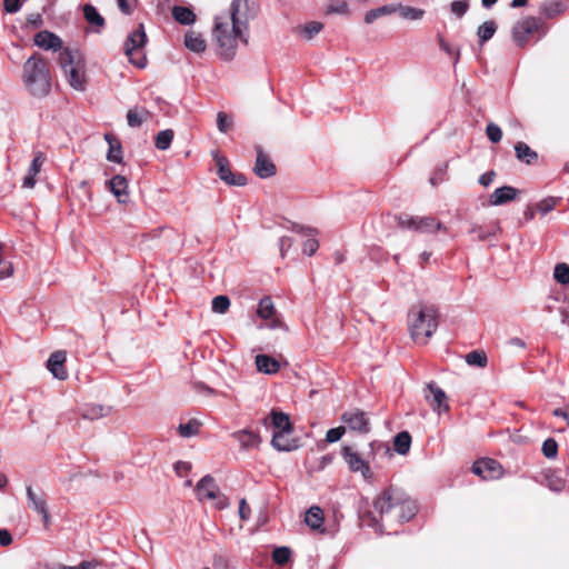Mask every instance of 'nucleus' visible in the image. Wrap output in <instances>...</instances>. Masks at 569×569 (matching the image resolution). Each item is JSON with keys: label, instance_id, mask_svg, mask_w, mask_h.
I'll list each match as a JSON object with an SVG mask.
<instances>
[{"label": "nucleus", "instance_id": "a878e982", "mask_svg": "<svg viewBox=\"0 0 569 569\" xmlns=\"http://www.w3.org/2000/svg\"><path fill=\"white\" fill-rule=\"evenodd\" d=\"M256 367L258 371L266 375H273L280 369L279 362L274 358L267 355L256 356Z\"/></svg>", "mask_w": 569, "mask_h": 569}, {"label": "nucleus", "instance_id": "bb28decb", "mask_svg": "<svg viewBox=\"0 0 569 569\" xmlns=\"http://www.w3.org/2000/svg\"><path fill=\"white\" fill-rule=\"evenodd\" d=\"M104 140L109 144V150L107 152V160L116 163H120L122 161V148L120 141L111 133L104 134Z\"/></svg>", "mask_w": 569, "mask_h": 569}, {"label": "nucleus", "instance_id": "052dcab7", "mask_svg": "<svg viewBox=\"0 0 569 569\" xmlns=\"http://www.w3.org/2000/svg\"><path fill=\"white\" fill-rule=\"evenodd\" d=\"M293 241L290 237H281L279 240V248L281 257L286 256V252L291 248Z\"/></svg>", "mask_w": 569, "mask_h": 569}, {"label": "nucleus", "instance_id": "c9c22d12", "mask_svg": "<svg viewBox=\"0 0 569 569\" xmlns=\"http://www.w3.org/2000/svg\"><path fill=\"white\" fill-rule=\"evenodd\" d=\"M397 12L401 18L406 20H420L425 16V10L419 8H413L409 6L396 4Z\"/></svg>", "mask_w": 569, "mask_h": 569}, {"label": "nucleus", "instance_id": "412c9836", "mask_svg": "<svg viewBox=\"0 0 569 569\" xmlns=\"http://www.w3.org/2000/svg\"><path fill=\"white\" fill-rule=\"evenodd\" d=\"M110 191L114 194L120 203L129 201L128 181L123 176L117 174L108 181Z\"/></svg>", "mask_w": 569, "mask_h": 569}, {"label": "nucleus", "instance_id": "0e129e2a", "mask_svg": "<svg viewBox=\"0 0 569 569\" xmlns=\"http://www.w3.org/2000/svg\"><path fill=\"white\" fill-rule=\"evenodd\" d=\"M191 469V463L187 461H178L174 463V470L179 476H183Z\"/></svg>", "mask_w": 569, "mask_h": 569}, {"label": "nucleus", "instance_id": "c03bdc74", "mask_svg": "<svg viewBox=\"0 0 569 569\" xmlns=\"http://www.w3.org/2000/svg\"><path fill=\"white\" fill-rule=\"evenodd\" d=\"M291 556V550L288 547H277L272 552V560L279 566L286 565Z\"/></svg>", "mask_w": 569, "mask_h": 569}, {"label": "nucleus", "instance_id": "f3484780", "mask_svg": "<svg viewBox=\"0 0 569 569\" xmlns=\"http://www.w3.org/2000/svg\"><path fill=\"white\" fill-rule=\"evenodd\" d=\"M44 161L46 156L42 151L34 152L33 159L28 169V173L22 181L23 188L32 189L36 186V177L41 171Z\"/></svg>", "mask_w": 569, "mask_h": 569}, {"label": "nucleus", "instance_id": "473e14b6", "mask_svg": "<svg viewBox=\"0 0 569 569\" xmlns=\"http://www.w3.org/2000/svg\"><path fill=\"white\" fill-rule=\"evenodd\" d=\"M411 446V436L408 431H401L393 439V449L399 455H407Z\"/></svg>", "mask_w": 569, "mask_h": 569}, {"label": "nucleus", "instance_id": "c85d7f7f", "mask_svg": "<svg viewBox=\"0 0 569 569\" xmlns=\"http://www.w3.org/2000/svg\"><path fill=\"white\" fill-rule=\"evenodd\" d=\"M516 156L520 161L531 164L537 161L538 154L525 142H517L515 146Z\"/></svg>", "mask_w": 569, "mask_h": 569}, {"label": "nucleus", "instance_id": "4d7b16f0", "mask_svg": "<svg viewBox=\"0 0 569 569\" xmlns=\"http://www.w3.org/2000/svg\"><path fill=\"white\" fill-rule=\"evenodd\" d=\"M328 13H338L346 14L348 13V4L345 1L338 2L336 4H330L327 9Z\"/></svg>", "mask_w": 569, "mask_h": 569}, {"label": "nucleus", "instance_id": "bf43d9fd", "mask_svg": "<svg viewBox=\"0 0 569 569\" xmlns=\"http://www.w3.org/2000/svg\"><path fill=\"white\" fill-rule=\"evenodd\" d=\"M3 6L8 13H16L21 8L20 0H4Z\"/></svg>", "mask_w": 569, "mask_h": 569}, {"label": "nucleus", "instance_id": "aec40b11", "mask_svg": "<svg viewBox=\"0 0 569 569\" xmlns=\"http://www.w3.org/2000/svg\"><path fill=\"white\" fill-rule=\"evenodd\" d=\"M34 43L46 50H60L62 40L54 33L43 30L34 36Z\"/></svg>", "mask_w": 569, "mask_h": 569}, {"label": "nucleus", "instance_id": "2eb2a0df", "mask_svg": "<svg viewBox=\"0 0 569 569\" xmlns=\"http://www.w3.org/2000/svg\"><path fill=\"white\" fill-rule=\"evenodd\" d=\"M257 159L253 168L254 173L262 179L270 178L276 174V166L263 152L262 148L256 147Z\"/></svg>", "mask_w": 569, "mask_h": 569}, {"label": "nucleus", "instance_id": "7c9ffc66", "mask_svg": "<svg viewBox=\"0 0 569 569\" xmlns=\"http://www.w3.org/2000/svg\"><path fill=\"white\" fill-rule=\"evenodd\" d=\"M200 427H201V422L198 419L192 418V419H189L184 423L181 422L178 426L177 431H178L179 436L182 438H191L199 433Z\"/></svg>", "mask_w": 569, "mask_h": 569}, {"label": "nucleus", "instance_id": "5701e85b", "mask_svg": "<svg viewBox=\"0 0 569 569\" xmlns=\"http://www.w3.org/2000/svg\"><path fill=\"white\" fill-rule=\"evenodd\" d=\"M518 190L511 186H503L497 188L490 196L489 202L491 206H502L512 201L517 197Z\"/></svg>", "mask_w": 569, "mask_h": 569}, {"label": "nucleus", "instance_id": "393cba45", "mask_svg": "<svg viewBox=\"0 0 569 569\" xmlns=\"http://www.w3.org/2000/svg\"><path fill=\"white\" fill-rule=\"evenodd\" d=\"M184 46L190 51L196 53H201L206 50L207 43L203 39L202 34L199 32H196L193 30H190L184 36Z\"/></svg>", "mask_w": 569, "mask_h": 569}, {"label": "nucleus", "instance_id": "f8f14e48", "mask_svg": "<svg viewBox=\"0 0 569 569\" xmlns=\"http://www.w3.org/2000/svg\"><path fill=\"white\" fill-rule=\"evenodd\" d=\"M472 472L483 480H495L502 476L503 470L497 460L483 458L472 465Z\"/></svg>", "mask_w": 569, "mask_h": 569}, {"label": "nucleus", "instance_id": "0eeeda50", "mask_svg": "<svg viewBox=\"0 0 569 569\" xmlns=\"http://www.w3.org/2000/svg\"><path fill=\"white\" fill-rule=\"evenodd\" d=\"M147 43V34L143 26L140 24L137 30L131 32L124 43V52L129 58L130 62L139 68H144L147 64V58L141 52Z\"/></svg>", "mask_w": 569, "mask_h": 569}, {"label": "nucleus", "instance_id": "a18cd8bd", "mask_svg": "<svg viewBox=\"0 0 569 569\" xmlns=\"http://www.w3.org/2000/svg\"><path fill=\"white\" fill-rule=\"evenodd\" d=\"M322 28H323V24L321 22L311 21V22H308L305 26H302L300 29H301L303 37L307 40H311L315 36H317L322 30Z\"/></svg>", "mask_w": 569, "mask_h": 569}, {"label": "nucleus", "instance_id": "58836bf2", "mask_svg": "<svg viewBox=\"0 0 569 569\" xmlns=\"http://www.w3.org/2000/svg\"><path fill=\"white\" fill-rule=\"evenodd\" d=\"M83 13L87 21L93 26L102 27L104 24V19L97 11V9L91 4H86L83 7Z\"/></svg>", "mask_w": 569, "mask_h": 569}, {"label": "nucleus", "instance_id": "4be33fe9", "mask_svg": "<svg viewBox=\"0 0 569 569\" xmlns=\"http://www.w3.org/2000/svg\"><path fill=\"white\" fill-rule=\"evenodd\" d=\"M232 437L239 442L243 450L258 448L261 442L259 435L250 429L234 431Z\"/></svg>", "mask_w": 569, "mask_h": 569}, {"label": "nucleus", "instance_id": "5fc2aeb1", "mask_svg": "<svg viewBox=\"0 0 569 569\" xmlns=\"http://www.w3.org/2000/svg\"><path fill=\"white\" fill-rule=\"evenodd\" d=\"M556 203H557L556 198H546L537 204V209L541 214L545 216L548 212H550L551 210H553V208L556 207Z\"/></svg>", "mask_w": 569, "mask_h": 569}, {"label": "nucleus", "instance_id": "79ce46f5", "mask_svg": "<svg viewBox=\"0 0 569 569\" xmlns=\"http://www.w3.org/2000/svg\"><path fill=\"white\" fill-rule=\"evenodd\" d=\"M148 117V111L130 109L127 113V121L130 127H140Z\"/></svg>", "mask_w": 569, "mask_h": 569}, {"label": "nucleus", "instance_id": "6e6552de", "mask_svg": "<svg viewBox=\"0 0 569 569\" xmlns=\"http://www.w3.org/2000/svg\"><path fill=\"white\" fill-rule=\"evenodd\" d=\"M399 227L403 229L415 230L423 233H433L443 229L441 222L437 221L433 217H420L401 213L397 217Z\"/></svg>", "mask_w": 569, "mask_h": 569}, {"label": "nucleus", "instance_id": "49530a36", "mask_svg": "<svg viewBox=\"0 0 569 569\" xmlns=\"http://www.w3.org/2000/svg\"><path fill=\"white\" fill-rule=\"evenodd\" d=\"M230 307V299L227 296H217L212 300V311L216 313H226Z\"/></svg>", "mask_w": 569, "mask_h": 569}, {"label": "nucleus", "instance_id": "37998d69", "mask_svg": "<svg viewBox=\"0 0 569 569\" xmlns=\"http://www.w3.org/2000/svg\"><path fill=\"white\" fill-rule=\"evenodd\" d=\"M466 362L469 366H477V367L483 368L487 365V356L483 351L475 350V351L467 353Z\"/></svg>", "mask_w": 569, "mask_h": 569}, {"label": "nucleus", "instance_id": "3c124183", "mask_svg": "<svg viewBox=\"0 0 569 569\" xmlns=\"http://www.w3.org/2000/svg\"><path fill=\"white\" fill-rule=\"evenodd\" d=\"M13 273L11 262L2 258V244L0 243V280L9 278Z\"/></svg>", "mask_w": 569, "mask_h": 569}, {"label": "nucleus", "instance_id": "69168bd1", "mask_svg": "<svg viewBox=\"0 0 569 569\" xmlns=\"http://www.w3.org/2000/svg\"><path fill=\"white\" fill-rule=\"evenodd\" d=\"M440 48L446 51L448 54H453L455 56V63L459 60V57H460V51L459 50H453L451 48V46L446 42L443 39H440Z\"/></svg>", "mask_w": 569, "mask_h": 569}, {"label": "nucleus", "instance_id": "ddd939ff", "mask_svg": "<svg viewBox=\"0 0 569 569\" xmlns=\"http://www.w3.org/2000/svg\"><path fill=\"white\" fill-rule=\"evenodd\" d=\"M341 420L352 431L368 433L371 430L370 419L368 415L359 409H351L349 411H346L341 416Z\"/></svg>", "mask_w": 569, "mask_h": 569}, {"label": "nucleus", "instance_id": "a19ab883", "mask_svg": "<svg viewBox=\"0 0 569 569\" xmlns=\"http://www.w3.org/2000/svg\"><path fill=\"white\" fill-rule=\"evenodd\" d=\"M553 279L562 284H569V264L565 262L557 263L553 270Z\"/></svg>", "mask_w": 569, "mask_h": 569}, {"label": "nucleus", "instance_id": "4c0bfd02", "mask_svg": "<svg viewBox=\"0 0 569 569\" xmlns=\"http://www.w3.org/2000/svg\"><path fill=\"white\" fill-rule=\"evenodd\" d=\"M257 313L262 319H271L274 315V306L270 297H264L260 300Z\"/></svg>", "mask_w": 569, "mask_h": 569}, {"label": "nucleus", "instance_id": "864d4df0", "mask_svg": "<svg viewBox=\"0 0 569 569\" xmlns=\"http://www.w3.org/2000/svg\"><path fill=\"white\" fill-rule=\"evenodd\" d=\"M231 120L226 112H218L217 114V127L220 132H227L231 128Z\"/></svg>", "mask_w": 569, "mask_h": 569}, {"label": "nucleus", "instance_id": "13d9d810", "mask_svg": "<svg viewBox=\"0 0 569 569\" xmlns=\"http://www.w3.org/2000/svg\"><path fill=\"white\" fill-rule=\"evenodd\" d=\"M99 565L100 562L98 560H91L82 561L78 566H63L62 569H94Z\"/></svg>", "mask_w": 569, "mask_h": 569}, {"label": "nucleus", "instance_id": "72a5a7b5", "mask_svg": "<svg viewBox=\"0 0 569 569\" xmlns=\"http://www.w3.org/2000/svg\"><path fill=\"white\" fill-rule=\"evenodd\" d=\"M395 12H397L396 4H386V6L379 7L377 9L367 11L365 14V22L367 24H370L378 18H380L382 16H388V14H391Z\"/></svg>", "mask_w": 569, "mask_h": 569}, {"label": "nucleus", "instance_id": "39448f33", "mask_svg": "<svg viewBox=\"0 0 569 569\" xmlns=\"http://www.w3.org/2000/svg\"><path fill=\"white\" fill-rule=\"evenodd\" d=\"M23 82L32 96L44 97L49 93L51 88L50 73L42 58L32 56L26 61Z\"/></svg>", "mask_w": 569, "mask_h": 569}, {"label": "nucleus", "instance_id": "8fccbe9b", "mask_svg": "<svg viewBox=\"0 0 569 569\" xmlns=\"http://www.w3.org/2000/svg\"><path fill=\"white\" fill-rule=\"evenodd\" d=\"M486 133L488 139L493 143H498L502 138V131L500 127L495 123H489L487 126Z\"/></svg>", "mask_w": 569, "mask_h": 569}, {"label": "nucleus", "instance_id": "f704fd0d", "mask_svg": "<svg viewBox=\"0 0 569 569\" xmlns=\"http://www.w3.org/2000/svg\"><path fill=\"white\" fill-rule=\"evenodd\" d=\"M496 31L497 24L493 20H489L480 24L477 30L480 44H483L490 40L495 36Z\"/></svg>", "mask_w": 569, "mask_h": 569}, {"label": "nucleus", "instance_id": "cd10ccee", "mask_svg": "<svg viewBox=\"0 0 569 569\" xmlns=\"http://www.w3.org/2000/svg\"><path fill=\"white\" fill-rule=\"evenodd\" d=\"M111 408L104 407L102 405H87L81 410V417L87 420H98L102 417H106L110 413Z\"/></svg>", "mask_w": 569, "mask_h": 569}, {"label": "nucleus", "instance_id": "de8ad7c7", "mask_svg": "<svg viewBox=\"0 0 569 569\" xmlns=\"http://www.w3.org/2000/svg\"><path fill=\"white\" fill-rule=\"evenodd\" d=\"M542 453L548 459H553L558 453V443L553 438H548L542 443Z\"/></svg>", "mask_w": 569, "mask_h": 569}, {"label": "nucleus", "instance_id": "603ef678", "mask_svg": "<svg viewBox=\"0 0 569 569\" xmlns=\"http://www.w3.org/2000/svg\"><path fill=\"white\" fill-rule=\"evenodd\" d=\"M345 432H346V427H343V426H340L337 428H331L326 433V441L330 442V443L337 442L341 439V437L345 435Z\"/></svg>", "mask_w": 569, "mask_h": 569}, {"label": "nucleus", "instance_id": "774afa93", "mask_svg": "<svg viewBox=\"0 0 569 569\" xmlns=\"http://www.w3.org/2000/svg\"><path fill=\"white\" fill-rule=\"evenodd\" d=\"M555 417H560L566 420L569 426V406L566 409L557 408L552 411Z\"/></svg>", "mask_w": 569, "mask_h": 569}, {"label": "nucleus", "instance_id": "20e7f679", "mask_svg": "<svg viewBox=\"0 0 569 569\" xmlns=\"http://www.w3.org/2000/svg\"><path fill=\"white\" fill-rule=\"evenodd\" d=\"M437 309L432 306H415L409 312V329L411 338L419 343H426L438 327Z\"/></svg>", "mask_w": 569, "mask_h": 569}, {"label": "nucleus", "instance_id": "a211bd4d", "mask_svg": "<svg viewBox=\"0 0 569 569\" xmlns=\"http://www.w3.org/2000/svg\"><path fill=\"white\" fill-rule=\"evenodd\" d=\"M427 391L428 393H426V399L433 410L440 412L441 409L445 411L449 409V406L446 403L447 396L442 389L435 383H429L427 386Z\"/></svg>", "mask_w": 569, "mask_h": 569}, {"label": "nucleus", "instance_id": "c756f323", "mask_svg": "<svg viewBox=\"0 0 569 569\" xmlns=\"http://www.w3.org/2000/svg\"><path fill=\"white\" fill-rule=\"evenodd\" d=\"M172 17L181 24L190 26L196 21L194 12L187 7L176 6L172 9Z\"/></svg>", "mask_w": 569, "mask_h": 569}, {"label": "nucleus", "instance_id": "338daca9", "mask_svg": "<svg viewBox=\"0 0 569 569\" xmlns=\"http://www.w3.org/2000/svg\"><path fill=\"white\" fill-rule=\"evenodd\" d=\"M495 177V171H488L479 177V183L483 187H488L492 183Z\"/></svg>", "mask_w": 569, "mask_h": 569}, {"label": "nucleus", "instance_id": "6e6d98bb", "mask_svg": "<svg viewBox=\"0 0 569 569\" xmlns=\"http://www.w3.org/2000/svg\"><path fill=\"white\" fill-rule=\"evenodd\" d=\"M471 233L476 234L477 239L480 241L487 240L490 236H493V231H486L480 226H473L470 230Z\"/></svg>", "mask_w": 569, "mask_h": 569}, {"label": "nucleus", "instance_id": "423d86ee", "mask_svg": "<svg viewBox=\"0 0 569 569\" xmlns=\"http://www.w3.org/2000/svg\"><path fill=\"white\" fill-rule=\"evenodd\" d=\"M59 63L69 84L76 90H84L86 72L81 53L77 49L64 48L59 53Z\"/></svg>", "mask_w": 569, "mask_h": 569}, {"label": "nucleus", "instance_id": "ea45409f", "mask_svg": "<svg viewBox=\"0 0 569 569\" xmlns=\"http://www.w3.org/2000/svg\"><path fill=\"white\" fill-rule=\"evenodd\" d=\"M174 137V133L171 129H166L162 131H159L156 136V147L159 150H167Z\"/></svg>", "mask_w": 569, "mask_h": 569}, {"label": "nucleus", "instance_id": "1a4fd4ad", "mask_svg": "<svg viewBox=\"0 0 569 569\" xmlns=\"http://www.w3.org/2000/svg\"><path fill=\"white\" fill-rule=\"evenodd\" d=\"M194 490L200 501L204 499L216 500V507L218 509H224L229 506L227 497L220 493L218 485L210 475L201 478Z\"/></svg>", "mask_w": 569, "mask_h": 569}, {"label": "nucleus", "instance_id": "2f4dec72", "mask_svg": "<svg viewBox=\"0 0 569 569\" xmlns=\"http://www.w3.org/2000/svg\"><path fill=\"white\" fill-rule=\"evenodd\" d=\"M305 522L312 530L320 529L323 525V512L319 507H311L305 517Z\"/></svg>", "mask_w": 569, "mask_h": 569}, {"label": "nucleus", "instance_id": "680f3d73", "mask_svg": "<svg viewBox=\"0 0 569 569\" xmlns=\"http://www.w3.org/2000/svg\"><path fill=\"white\" fill-rule=\"evenodd\" d=\"M239 516L242 520H248L250 518V507L246 499H241L239 502Z\"/></svg>", "mask_w": 569, "mask_h": 569}, {"label": "nucleus", "instance_id": "7ed1b4c3", "mask_svg": "<svg viewBox=\"0 0 569 569\" xmlns=\"http://www.w3.org/2000/svg\"><path fill=\"white\" fill-rule=\"evenodd\" d=\"M373 507L381 516L392 515L400 522L410 520L416 513L415 502L393 488L381 492L375 500Z\"/></svg>", "mask_w": 569, "mask_h": 569}, {"label": "nucleus", "instance_id": "09e8293b", "mask_svg": "<svg viewBox=\"0 0 569 569\" xmlns=\"http://www.w3.org/2000/svg\"><path fill=\"white\" fill-rule=\"evenodd\" d=\"M469 0H455L450 3V11L457 17H463L469 10Z\"/></svg>", "mask_w": 569, "mask_h": 569}, {"label": "nucleus", "instance_id": "dca6fc26", "mask_svg": "<svg viewBox=\"0 0 569 569\" xmlns=\"http://www.w3.org/2000/svg\"><path fill=\"white\" fill-rule=\"evenodd\" d=\"M67 359V355L64 351H56L53 352L47 362V368L52 373L56 379L66 380L68 377L67 370L64 368V362Z\"/></svg>", "mask_w": 569, "mask_h": 569}, {"label": "nucleus", "instance_id": "6ab92c4d", "mask_svg": "<svg viewBox=\"0 0 569 569\" xmlns=\"http://www.w3.org/2000/svg\"><path fill=\"white\" fill-rule=\"evenodd\" d=\"M291 230L308 237V239L303 243V253L308 256H312L313 253H316V251L319 248V242L315 238V236L317 234V231L315 229L295 223L292 224Z\"/></svg>", "mask_w": 569, "mask_h": 569}, {"label": "nucleus", "instance_id": "b1692460", "mask_svg": "<svg viewBox=\"0 0 569 569\" xmlns=\"http://www.w3.org/2000/svg\"><path fill=\"white\" fill-rule=\"evenodd\" d=\"M291 431H276L272 436L271 445L278 451H292L297 443L290 438Z\"/></svg>", "mask_w": 569, "mask_h": 569}, {"label": "nucleus", "instance_id": "e2e57ef3", "mask_svg": "<svg viewBox=\"0 0 569 569\" xmlns=\"http://www.w3.org/2000/svg\"><path fill=\"white\" fill-rule=\"evenodd\" d=\"M12 536L9 530L0 529V546L8 547L12 543Z\"/></svg>", "mask_w": 569, "mask_h": 569}, {"label": "nucleus", "instance_id": "f257e3e1", "mask_svg": "<svg viewBox=\"0 0 569 569\" xmlns=\"http://www.w3.org/2000/svg\"><path fill=\"white\" fill-rule=\"evenodd\" d=\"M248 0H232L229 11L216 17L212 39L222 60H233L239 41L248 43Z\"/></svg>", "mask_w": 569, "mask_h": 569}, {"label": "nucleus", "instance_id": "9b49d317", "mask_svg": "<svg viewBox=\"0 0 569 569\" xmlns=\"http://www.w3.org/2000/svg\"><path fill=\"white\" fill-rule=\"evenodd\" d=\"M213 159L217 164V174L219 178L229 186H244L247 179L242 173H233L230 169L229 161L226 157L219 153H213Z\"/></svg>", "mask_w": 569, "mask_h": 569}, {"label": "nucleus", "instance_id": "4468645a", "mask_svg": "<svg viewBox=\"0 0 569 569\" xmlns=\"http://www.w3.org/2000/svg\"><path fill=\"white\" fill-rule=\"evenodd\" d=\"M27 499L29 507L41 515L44 526L48 527L50 522V515L47 507L46 495L42 491H34L31 486H28Z\"/></svg>", "mask_w": 569, "mask_h": 569}, {"label": "nucleus", "instance_id": "e433bc0d", "mask_svg": "<svg viewBox=\"0 0 569 569\" xmlns=\"http://www.w3.org/2000/svg\"><path fill=\"white\" fill-rule=\"evenodd\" d=\"M272 425L277 431H292L289 416L283 412L271 411Z\"/></svg>", "mask_w": 569, "mask_h": 569}, {"label": "nucleus", "instance_id": "f03ea898", "mask_svg": "<svg viewBox=\"0 0 569 569\" xmlns=\"http://www.w3.org/2000/svg\"><path fill=\"white\" fill-rule=\"evenodd\" d=\"M341 456L351 472H359L369 480L372 478L371 463H375L380 456L390 458L392 453L387 442L373 440L361 452L352 446H343Z\"/></svg>", "mask_w": 569, "mask_h": 569}, {"label": "nucleus", "instance_id": "9d476101", "mask_svg": "<svg viewBox=\"0 0 569 569\" xmlns=\"http://www.w3.org/2000/svg\"><path fill=\"white\" fill-rule=\"evenodd\" d=\"M541 26V21L535 17H527L520 21H518L512 30V38L515 42L522 47L527 43L529 37L537 32Z\"/></svg>", "mask_w": 569, "mask_h": 569}]
</instances>
